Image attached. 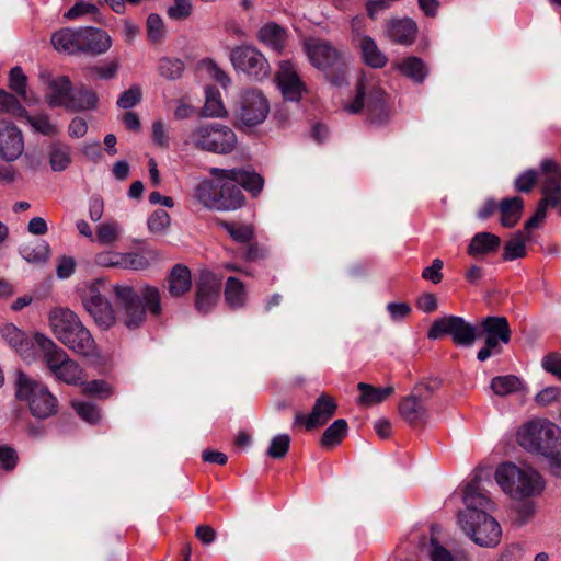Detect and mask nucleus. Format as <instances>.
Returning a JSON list of instances; mask_svg holds the SVG:
<instances>
[{"label":"nucleus","mask_w":561,"mask_h":561,"mask_svg":"<svg viewBox=\"0 0 561 561\" xmlns=\"http://www.w3.org/2000/svg\"><path fill=\"white\" fill-rule=\"evenodd\" d=\"M119 64L113 60L103 66H92L85 69V77L88 79L110 80L116 77Z\"/></svg>","instance_id":"obj_50"},{"label":"nucleus","mask_w":561,"mask_h":561,"mask_svg":"<svg viewBox=\"0 0 561 561\" xmlns=\"http://www.w3.org/2000/svg\"><path fill=\"white\" fill-rule=\"evenodd\" d=\"M524 201L519 196L504 198L499 203L500 222L503 227H514L522 217Z\"/></svg>","instance_id":"obj_31"},{"label":"nucleus","mask_w":561,"mask_h":561,"mask_svg":"<svg viewBox=\"0 0 561 561\" xmlns=\"http://www.w3.org/2000/svg\"><path fill=\"white\" fill-rule=\"evenodd\" d=\"M400 416L411 425L425 422L428 417V410L416 396L404 397L399 404Z\"/></svg>","instance_id":"obj_27"},{"label":"nucleus","mask_w":561,"mask_h":561,"mask_svg":"<svg viewBox=\"0 0 561 561\" xmlns=\"http://www.w3.org/2000/svg\"><path fill=\"white\" fill-rule=\"evenodd\" d=\"M519 503L515 504L514 513H515V523L518 526H523L534 516L536 512V506L530 499L518 501Z\"/></svg>","instance_id":"obj_59"},{"label":"nucleus","mask_w":561,"mask_h":561,"mask_svg":"<svg viewBox=\"0 0 561 561\" xmlns=\"http://www.w3.org/2000/svg\"><path fill=\"white\" fill-rule=\"evenodd\" d=\"M354 41L360 48L363 59L368 66L382 68L387 64V56L378 48L376 42L370 36L358 33Z\"/></svg>","instance_id":"obj_28"},{"label":"nucleus","mask_w":561,"mask_h":561,"mask_svg":"<svg viewBox=\"0 0 561 561\" xmlns=\"http://www.w3.org/2000/svg\"><path fill=\"white\" fill-rule=\"evenodd\" d=\"M539 181V173L534 169H529L519 174L515 182V188L520 193H528L533 190L535 184Z\"/></svg>","instance_id":"obj_60"},{"label":"nucleus","mask_w":561,"mask_h":561,"mask_svg":"<svg viewBox=\"0 0 561 561\" xmlns=\"http://www.w3.org/2000/svg\"><path fill=\"white\" fill-rule=\"evenodd\" d=\"M138 296L146 308V312H149L153 317L162 314V294L158 287L144 285L139 289Z\"/></svg>","instance_id":"obj_36"},{"label":"nucleus","mask_w":561,"mask_h":561,"mask_svg":"<svg viewBox=\"0 0 561 561\" xmlns=\"http://www.w3.org/2000/svg\"><path fill=\"white\" fill-rule=\"evenodd\" d=\"M26 82L27 78L20 67H13L9 73V87L15 92L22 100L26 101Z\"/></svg>","instance_id":"obj_54"},{"label":"nucleus","mask_w":561,"mask_h":561,"mask_svg":"<svg viewBox=\"0 0 561 561\" xmlns=\"http://www.w3.org/2000/svg\"><path fill=\"white\" fill-rule=\"evenodd\" d=\"M259 38L274 50L280 51L284 47L286 33L276 23H267L259 31Z\"/></svg>","instance_id":"obj_40"},{"label":"nucleus","mask_w":561,"mask_h":561,"mask_svg":"<svg viewBox=\"0 0 561 561\" xmlns=\"http://www.w3.org/2000/svg\"><path fill=\"white\" fill-rule=\"evenodd\" d=\"M290 446V437L287 434H279L272 438L270 447L267 448V456L273 459L284 458Z\"/></svg>","instance_id":"obj_55"},{"label":"nucleus","mask_w":561,"mask_h":561,"mask_svg":"<svg viewBox=\"0 0 561 561\" xmlns=\"http://www.w3.org/2000/svg\"><path fill=\"white\" fill-rule=\"evenodd\" d=\"M24 150L23 136L20 129L7 124L0 129V157L5 161L16 160Z\"/></svg>","instance_id":"obj_24"},{"label":"nucleus","mask_w":561,"mask_h":561,"mask_svg":"<svg viewBox=\"0 0 561 561\" xmlns=\"http://www.w3.org/2000/svg\"><path fill=\"white\" fill-rule=\"evenodd\" d=\"M337 410V403L335 399L328 394L321 393L310 412L309 415H305L297 412L295 415V425H304L306 430L311 431L313 428L323 426L335 414Z\"/></svg>","instance_id":"obj_19"},{"label":"nucleus","mask_w":561,"mask_h":561,"mask_svg":"<svg viewBox=\"0 0 561 561\" xmlns=\"http://www.w3.org/2000/svg\"><path fill=\"white\" fill-rule=\"evenodd\" d=\"M304 49L311 65L323 71L333 84L340 85L344 82L346 59L332 43L311 37L305 41Z\"/></svg>","instance_id":"obj_6"},{"label":"nucleus","mask_w":561,"mask_h":561,"mask_svg":"<svg viewBox=\"0 0 561 561\" xmlns=\"http://www.w3.org/2000/svg\"><path fill=\"white\" fill-rule=\"evenodd\" d=\"M202 116L204 117H225L228 112L221 100L220 92L215 88H206L205 90V104L202 108Z\"/></svg>","instance_id":"obj_39"},{"label":"nucleus","mask_w":561,"mask_h":561,"mask_svg":"<svg viewBox=\"0 0 561 561\" xmlns=\"http://www.w3.org/2000/svg\"><path fill=\"white\" fill-rule=\"evenodd\" d=\"M364 108L370 124L380 126L390 118L386 92L376 84L366 85L364 81H359L356 95L352 102L345 105V111L357 114Z\"/></svg>","instance_id":"obj_9"},{"label":"nucleus","mask_w":561,"mask_h":561,"mask_svg":"<svg viewBox=\"0 0 561 561\" xmlns=\"http://www.w3.org/2000/svg\"><path fill=\"white\" fill-rule=\"evenodd\" d=\"M561 438V428L548 419L524 423L517 432L518 444L529 453L543 456Z\"/></svg>","instance_id":"obj_10"},{"label":"nucleus","mask_w":561,"mask_h":561,"mask_svg":"<svg viewBox=\"0 0 561 561\" xmlns=\"http://www.w3.org/2000/svg\"><path fill=\"white\" fill-rule=\"evenodd\" d=\"M42 80L47 85L46 100L50 107H64L69 110V102L72 93V84L67 76L51 77L49 73H42Z\"/></svg>","instance_id":"obj_21"},{"label":"nucleus","mask_w":561,"mask_h":561,"mask_svg":"<svg viewBox=\"0 0 561 561\" xmlns=\"http://www.w3.org/2000/svg\"><path fill=\"white\" fill-rule=\"evenodd\" d=\"M48 323L56 339L72 352L95 359L101 357L90 331L69 308H53L48 312Z\"/></svg>","instance_id":"obj_2"},{"label":"nucleus","mask_w":561,"mask_h":561,"mask_svg":"<svg viewBox=\"0 0 561 561\" xmlns=\"http://www.w3.org/2000/svg\"><path fill=\"white\" fill-rule=\"evenodd\" d=\"M221 227L229 233V236L237 242L248 243L254 238L252 226L243 224H234L222 221Z\"/></svg>","instance_id":"obj_48"},{"label":"nucleus","mask_w":561,"mask_h":561,"mask_svg":"<svg viewBox=\"0 0 561 561\" xmlns=\"http://www.w3.org/2000/svg\"><path fill=\"white\" fill-rule=\"evenodd\" d=\"M463 504L466 508L458 514L459 517H471L480 514H490L495 510V503L488 492L481 488L480 481L473 480L465 489Z\"/></svg>","instance_id":"obj_20"},{"label":"nucleus","mask_w":561,"mask_h":561,"mask_svg":"<svg viewBox=\"0 0 561 561\" xmlns=\"http://www.w3.org/2000/svg\"><path fill=\"white\" fill-rule=\"evenodd\" d=\"M495 480L501 490L515 501L539 495L545 488L543 478L537 470L513 462L500 465L495 470Z\"/></svg>","instance_id":"obj_3"},{"label":"nucleus","mask_w":561,"mask_h":561,"mask_svg":"<svg viewBox=\"0 0 561 561\" xmlns=\"http://www.w3.org/2000/svg\"><path fill=\"white\" fill-rule=\"evenodd\" d=\"M158 257V252L154 250H146L141 253H124L123 268L135 271L146 270L152 264V262H156Z\"/></svg>","instance_id":"obj_41"},{"label":"nucleus","mask_w":561,"mask_h":561,"mask_svg":"<svg viewBox=\"0 0 561 561\" xmlns=\"http://www.w3.org/2000/svg\"><path fill=\"white\" fill-rule=\"evenodd\" d=\"M147 37L148 41L158 44L162 42L165 36L164 22L160 15L156 13L149 14L147 18Z\"/></svg>","instance_id":"obj_49"},{"label":"nucleus","mask_w":561,"mask_h":561,"mask_svg":"<svg viewBox=\"0 0 561 561\" xmlns=\"http://www.w3.org/2000/svg\"><path fill=\"white\" fill-rule=\"evenodd\" d=\"M209 173L215 183L208 180L201 182L195 188L194 197L210 209L236 210L245 202L241 187L257 196L264 185L263 178L250 169L211 168Z\"/></svg>","instance_id":"obj_1"},{"label":"nucleus","mask_w":561,"mask_h":561,"mask_svg":"<svg viewBox=\"0 0 561 561\" xmlns=\"http://www.w3.org/2000/svg\"><path fill=\"white\" fill-rule=\"evenodd\" d=\"M357 389L360 391L358 403L365 407L379 404L393 393L392 387L375 388L365 382H359Z\"/></svg>","instance_id":"obj_35"},{"label":"nucleus","mask_w":561,"mask_h":561,"mask_svg":"<svg viewBox=\"0 0 561 561\" xmlns=\"http://www.w3.org/2000/svg\"><path fill=\"white\" fill-rule=\"evenodd\" d=\"M270 113V103L259 90L244 91L236 110V125L240 129L253 128L262 124Z\"/></svg>","instance_id":"obj_13"},{"label":"nucleus","mask_w":561,"mask_h":561,"mask_svg":"<svg viewBox=\"0 0 561 561\" xmlns=\"http://www.w3.org/2000/svg\"><path fill=\"white\" fill-rule=\"evenodd\" d=\"M225 300L232 309L244 306L247 290L244 284L237 277H228L225 286Z\"/></svg>","instance_id":"obj_37"},{"label":"nucleus","mask_w":561,"mask_h":561,"mask_svg":"<svg viewBox=\"0 0 561 561\" xmlns=\"http://www.w3.org/2000/svg\"><path fill=\"white\" fill-rule=\"evenodd\" d=\"M72 407L76 412L87 422L94 424L100 419L98 408L89 402L73 401Z\"/></svg>","instance_id":"obj_63"},{"label":"nucleus","mask_w":561,"mask_h":561,"mask_svg":"<svg viewBox=\"0 0 561 561\" xmlns=\"http://www.w3.org/2000/svg\"><path fill=\"white\" fill-rule=\"evenodd\" d=\"M34 342L43 353L44 360L51 375L59 381L68 385H79L83 382V369L71 359L68 354L56 345V343L45 336L36 333Z\"/></svg>","instance_id":"obj_7"},{"label":"nucleus","mask_w":561,"mask_h":561,"mask_svg":"<svg viewBox=\"0 0 561 561\" xmlns=\"http://www.w3.org/2000/svg\"><path fill=\"white\" fill-rule=\"evenodd\" d=\"M10 113L12 115L23 116L24 107L20 104L16 96L0 89V114Z\"/></svg>","instance_id":"obj_56"},{"label":"nucleus","mask_w":561,"mask_h":561,"mask_svg":"<svg viewBox=\"0 0 561 561\" xmlns=\"http://www.w3.org/2000/svg\"><path fill=\"white\" fill-rule=\"evenodd\" d=\"M443 335H450L454 343L461 346H470L478 337L477 327L471 325L461 317L448 316L436 319L427 336L437 340Z\"/></svg>","instance_id":"obj_15"},{"label":"nucleus","mask_w":561,"mask_h":561,"mask_svg":"<svg viewBox=\"0 0 561 561\" xmlns=\"http://www.w3.org/2000/svg\"><path fill=\"white\" fill-rule=\"evenodd\" d=\"M1 336L24 360L32 362L35 358L34 342L14 324L3 325Z\"/></svg>","instance_id":"obj_23"},{"label":"nucleus","mask_w":561,"mask_h":561,"mask_svg":"<svg viewBox=\"0 0 561 561\" xmlns=\"http://www.w3.org/2000/svg\"><path fill=\"white\" fill-rule=\"evenodd\" d=\"M277 83L285 100L297 102L306 90L294 65L289 61H283L277 73Z\"/></svg>","instance_id":"obj_22"},{"label":"nucleus","mask_w":561,"mask_h":561,"mask_svg":"<svg viewBox=\"0 0 561 561\" xmlns=\"http://www.w3.org/2000/svg\"><path fill=\"white\" fill-rule=\"evenodd\" d=\"M94 262L102 267H119L123 268L124 253L114 251H103L95 255Z\"/></svg>","instance_id":"obj_61"},{"label":"nucleus","mask_w":561,"mask_h":561,"mask_svg":"<svg viewBox=\"0 0 561 561\" xmlns=\"http://www.w3.org/2000/svg\"><path fill=\"white\" fill-rule=\"evenodd\" d=\"M82 305L95 324L107 330L116 323V308L95 287H90L82 296Z\"/></svg>","instance_id":"obj_18"},{"label":"nucleus","mask_w":561,"mask_h":561,"mask_svg":"<svg viewBox=\"0 0 561 561\" xmlns=\"http://www.w3.org/2000/svg\"><path fill=\"white\" fill-rule=\"evenodd\" d=\"M440 380L437 378H432L426 381H421L416 383L413 388L412 396H416L417 399L425 404L427 400L432 397V394L439 388Z\"/></svg>","instance_id":"obj_58"},{"label":"nucleus","mask_w":561,"mask_h":561,"mask_svg":"<svg viewBox=\"0 0 561 561\" xmlns=\"http://www.w3.org/2000/svg\"><path fill=\"white\" fill-rule=\"evenodd\" d=\"M548 471L556 478H561V438L542 456Z\"/></svg>","instance_id":"obj_53"},{"label":"nucleus","mask_w":561,"mask_h":561,"mask_svg":"<svg viewBox=\"0 0 561 561\" xmlns=\"http://www.w3.org/2000/svg\"><path fill=\"white\" fill-rule=\"evenodd\" d=\"M490 388L494 394L505 397L523 389V381L514 375L497 376L491 380Z\"/></svg>","instance_id":"obj_42"},{"label":"nucleus","mask_w":561,"mask_h":561,"mask_svg":"<svg viewBox=\"0 0 561 561\" xmlns=\"http://www.w3.org/2000/svg\"><path fill=\"white\" fill-rule=\"evenodd\" d=\"M542 198L531 218L525 224V230L537 228L546 218L549 207L558 209L561 215V167L551 159H545L538 171Z\"/></svg>","instance_id":"obj_4"},{"label":"nucleus","mask_w":561,"mask_h":561,"mask_svg":"<svg viewBox=\"0 0 561 561\" xmlns=\"http://www.w3.org/2000/svg\"><path fill=\"white\" fill-rule=\"evenodd\" d=\"M191 270L184 264H175L167 276L168 293L173 298H181L192 289Z\"/></svg>","instance_id":"obj_25"},{"label":"nucleus","mask_w":561,"mask_h":561,"mask_svg":"<svg viewBox=\"0 0 561 561\" xmlns=\"http://www.w3.org/2000/svg\"><path fill=\"white\" fill-rule=\"evenodd\" d=\"M112 45L110 35L94 27L81 28V51L101 55L106 53Z\"/></svg>","instance_id":"obj_26"},{"label":"nucleus","mask_w":561,"mask_h":561,"mask_svg":"<svg viewBox=\"0 0 561 561\" xmlns=\"http://www.w3.org/2000/svg\"><path fill=\"white\" fill-rule=\"evenodd\" d=\"M221 278L214 272L199 270L195 279V308L201 313H208L219 301Z\"/></svg>","instance_id":"obj_16"},{"label":"nucleus","mask_w":561,"mask_h":561,"mask_svg":"<svg viewBox=\"0 0 561 561\" xmlns=\"http://www.w3.org/2000/svg\"><path fill=\"white\" fill-rule=\"evenodd\" d=\"M70 147L64 144H54L50 147L48 158L53 171L60 172L68 168L71 162Z\"/></svg>","instance_id":"obj_43"},{"label":"nucleus","mask_w":561,"mask_h":561,"mask_svg":"<svg viewBox=\"0 0 561 561\" xmlns=\"http://www.w3.org/2000/svg\"><path fill=\"white\" fill-rule=\"evenodd\" d=\"M121 227L115 221H106L98 226L95 241L101 245L114 244L121 236Z\"/></svg>","instance_id":"obj_45"},{"label":"nucleus","mask_w":561,"mask_h":561,"mask_svg":"<svg viewBox=\"0 0 561 561\" xmlns=\"http://www.w3.org/2000/svg\"><path fill=\"white\" fill-rule=\"evenodd\" d=\"M427 557L431 561H457L456 557L451 554L444 546H442L434 537L424 547Z\"/></svg>","instance_id":"obj_57"},{"label":"nucleus","mask_w":561,"mask_h":561,"mask_svg":"<svg viewBox=\"0 0 561 561\" xmlns=\"http://www.w3.org/2000/svg\"><path fill=\"white\" fill-rule=\"evenodd\" d=\"M98 101V94L93 90L80 85L76 90H72L68 111L80 112L92 110L96 107Z\"/></svg>","instance_id":"obj_34"},{"label":"nucleus","mask_w":561,"mask_h":561,"mask_svg":"<svg viewBox=\"0 0 561 561\" xmlns=\"http://www.w3.org/2000/svg\"><path fill=\"white\" fill-rule=\"evenodd\" d=\"M15 386L16 398L27 403L33 416L46 419L57 412V399L45 385L19 370Z\"/></svg>","instance_id":"obj_8"},{"label":"nucleus","mask_w":561,"mask_h":561,"mask_svg":"<svg viewBox=\"0 0 561 561\" xmlns=\"http://www.w3.org/2000/svg\"><path fill=\"white\" fill-rule=\"evenodd\" d=\"M20 253L30 263H44L49 257V245L45 241H36L22 245Z\"/></svg>","instance_id":"obj_44"},{"label":"nucleus","mask_w":561,"mask_h":561,"mask_svg":"<svg viewBox=\"0 0 561 561\" xmlns=\"http://www.w3.org/2000/svg\"><path fill=\"white\" fill-rule=\"evenodd\" d=\"M501 239L491 232L476 233L468 247V254L477 257L493 253L499 250Z\"/></svg>","instance_id":"obj_32"},{"label":"nucleus","mask_w":561,"mask_h":561,"mask_svg":"<svg viewBox=\"0 0 561 561\" xmlns=\"http://www.w3.org/2000/svg\"><path fill=\"white\" fill-rule=\"evenodd\" d=\"M193 11L191 0H174L173 4L168 8V15L173 20H185Z\"/></svg>","instance_id":"obj_64"},{"label":"nucleus","mask_w":561,"mask_h":561,"mask_svg":"<svg viewBox=\"0 0 561 561\" xmlns=\"http://www.w3.org/2000/svg\"><path fill=\"white\" fill-rule=\"evenodd\" d=\"M116 322L128 330L140 328L147 320L146 308L139 299L138 293L129 285L115 284Z\"/></svg>","instance_id":"obj_11"},{"label":"nucleus","mask_w":561,"mask_h":561,"mask_svg":"<svg viewBox=\"0 0 561 561\" xmlns=\"http://www.w3.org/2000/svg\"><path fill=\"white\" fill-rule=\"evenodd\" d=\"M51 44L59 51L68 54L81 51V28H62L54 33Z\"/></svg>","instance_id":"obj_30"},{"label":"nucleus","mask_w":561,"mask_h":561,"mask_svg":"<svg viewBox=\"0 0 561 561\" xmlns=\"http://www.w3.org/2000/svg\"><path fill=\"white\" fill-rule=\"evenodd\" d=\"M348 424L344 419L334 421L322 434L320 445L325 449H332L347 435Z\"/></svg>","instance_id":"obj_38"},{"label":"nucleus","mask_w":561,"mask_h":561,"mask_svg":"<svg viewBox=\"0 0 561 561\" xmlns=\"http://www.w3.org/2000/svg\"><path fill=\"white\" fill-rule=\"evenodd\" d=\"M98 15L100 14L99 9L95 4L85 2V1H77L65 14L64 18L68 20H75L83 15Z\"/></svg>","instance_id":"obj_62"},{"label":"nucleus","mask_w":561,"mask_h":561,"mask_svg":"<svg viewBox=\"0 0 561 561\" xmlns=\"http://www.w3.org/2000/svg\"><path fill=\"white\" fill-rule=\"evenodd\" d=\"M233 67L252 79L261 80L270 72V65L264 55L253 46H239L231 50Z\"/></svg>","instance_id":"obj_17"},{"label":"nucleus","mask_w":561,"mask_h":561,"mask_svg":"<svg viewBox=\"0 0 561 561\" xmlns=\"http://www.w3.org/2000/svg\"><path fill=\"white\" fill-rule=\"evenodd\" d=\"M158 71L168 80H176L184 71V64L180 59L164 57L159 60Z\"/></svg>","instance_id":"obj_47"},{"label":"nucleus","mask_w":561,"mask_h":561,"mask_svg":"<svg viewBox=\"0 0 561 561\" xmlns=\"http://www.w3.org/2000/svg\"><path fill=\"white\" fill-rule=\"evenodd\" d=\"M477 331L478 337H485L484 346L477 354L480 362L486 360L493 353H499L500 343L507 344L511 340V328L505 317L483 318Z\"/></svg>","instance_id":"obj_14"},{"label":"nucleus","mask_w":561,"mask_h":561,"mask_svg":"<svg viewBox=\"0 0 561 561\" xmlns=\"http://www.w3.org/2000/svg\"><path fill=\"white\" fill-rule=\"evenodd\" d=\"M458 524L466 535L480 547L494 548L501 541L502 528L490 514L459 517Z\"/></svg>","instance_id":"obj_12"},{"label":"nucleus","mask_w":561,"mask_h":561,"mask_svg":"<svg viewBox=\"0 0 561 561\" xmlns=\"http://www.w3.org/2000/svg\"><path fill=\"white\" fill-rule=\"evenodd\" d=\"M185 144L202 151L229 154L237 148L238 137L227 125L201 123L187 134Z\"/></svg>","instance_id":"obj_5"},{"label":"nucleus","mask_w":561,"mask_h":561,"mask_svg":"<svg viewBox=\"0 0 561 561\" xmlns=\"http://www.w3.org/2000/svg\"><path fill=\"white\" fill-rule=\"evenodd\" d=\"M396 68L401 72V75L417 84L423 83L428 75V70L423 60L415 56L402 59L396 65Z\"/></svg>","instance_id":"obj_33"},{"label":"nucleus","mask_w":561,"mask_h":561,"mask_svg":"<svg viewBox=\"0 0 561 561\" xmlns=\"http://www.w3.org/2000/svg\"><path fill=\"white\" fill-rule=\"evenodd\" d=\"M23 116L36 131L45 136H51L57 133L56 126L49 121L46 114L27 115L25 113Z\"/></svg>","instance_id":"obj_51"},{"label":"nucleus","mask_w":561,"mask_h":561,"mask_svg":"<svg viewBox=\"0 0 561 561\" xmlns=\"http://www.w3.org/2000/svg\"><path fill=\"white\" fill-rule=\"evenodd\" d=\"M416 30V24L411 19L392 20L387 25V35L397 44L411 45Z\"/></svg>","instance_id":"obj_29"},{"label":"nucleus","mask_w":561,"mask_h":561,"mask_svg":"<svg viewBox=\"0 0 561 561\" xmlns=\"http://www.w3.org/2000/svg\"><path fill=\"white\" fill-rule=\"evenodd\" d=\"M170 224L171 218L169 214L163 209L153 211L147 220L149 231L154 234L164 233L168 230Z\"/></svg>","instance_id":"obj_52"},{"label":"nucleus","mask_w":561,"mask_h":561,"mask_svg":"<svg viewBox=\"0 0 561 561\" xmlns=\"http://www.w3.org/2000/svg\"><path fill=\"white\" fill-rule=\"evenodd\" d=\"M527 236L523 231L516 232L511 240H508L504 247V259L513 261L518 257H523L526 254L525 243Z\"/></svg>","instance_id":"obj_46"}]
</instances>
